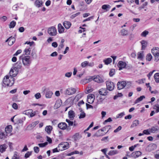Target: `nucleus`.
<instances>
[{
	"mask_svg": "<svg viewBox=\"0 0 159 159\" xmlns=\"http://www.w3.org/2000/svg\"><path fill=\"white\" fill-rule=\"evenodd\" d=\"M14 78L8 75L3 78L2 86L4 87L11 86L14 84Z\"/></svg>",
	"mask_w": 159,
	"mask_h": 159,
	"instance_id": "1",
	"label": "nucleus"
},
{
	"mask_svg": "<svg viewBox=\"0 0 159 159\" xmlns=\"http://www.w3.org/2000/svg\"><path fill=\"white\" fill-rule=\"evenodd\" d=\"M20 60H21L23 64L26 66H29L31 63L30 57L29 56L23 57L21 56L20 57Z\"/></svg>",
	"mask_w": 159,
	"mask_h": 159,
	"instance_id": "2",
	"label": "nucleus"
},
{
	"mask_svg": "<svg viewBox=\"0 0 159 159\" xmlns=\"http://www.w3.org/2000/svg\"><path fill=\"white\" fill-rule=\"evenodd\" d=\"M151 52L154 57L155 61H158L159 60V48L157 47L154 48L151 50Z\"/></svg>",
	"mask_w": 159,
	"mask_h": 159,
	"instance_id": "3",
	"label": "nucleus"
},
{
	"mask_svg": "<svg viewBox=\"0 0 159 159\" xmlns=\"http://www.w3.org/2000/svg\"><path fill=\"white\" fill-rule=\"evenodd\" d=\"M69 147V143L67 142L61 143L59 144L58 148L59 151H62L68 149Z\"/></svg>",
	"mask_w": 159,
	"mask_h": 159,
	"instance_id": "4",
	"label": "nucleus"
},
{
	"mask_svg": "<svg viewBox=\"0 0 159 159\" xmlns=\"http://www.w3.org/2000/svg\"><path fill=\"white\" fill-rule=\"evenodd\" d=\"M48 33L51 36H55L57 34V29L54 26H52L48 29Z\"/></svg>",
	"mask_w": 159,
	"mask_h": 159,
	"instance_id": "5",
	"label": "nucleus"
},
{
	"mask_svg": "<svg viewBox=\"0 0 159 159\" xmlns=\"http://www.w3.org/2000/svg\"><path fill=\"white\" fill-rule=\"evenodd\" d=\"M107 89L110 91L113 90L114 88V84L113 83L109 81L106 82Z\"/></svg>",
	"mask_w": 159,
	"mask_h": 159,
	"instance_id": "6",
	"label": "nucleus"
},
{
	"mask_svg": "<svg viewBox=\"0 0 159 159\" xmlns=\"http://www.w3.org/2000/svg\"><path fill=\"white\" fill-rule=\"evenodd\" d=\"M91 79L94 81L99 83H102L104 81L103 78L99 75L94 76Z\"/></svg>",
	"mask_w": 159,
	"mask_h": 159,
	"instance_id": "7",
	"label": "nucleus"
},
{
	"mask_svg": "<svg viewBox=\"0 0 159 159\" xmlns=\"http://www.w3.org/2000/svg\"><path fill=\"white\" fill-rule=\"evenodd\" d=\"M76 89L73 88H69L67 89L65 92V94L68 95H71L75 93Z\"/></svg>",
	"mask_w": 159,
	"mask_h": 159,
	"instance_id": "8",
	"label": "nucleus"
},
{
	"mask_svg": "<svg viewBox=\"0 0 159 159\" xmlns=\"http://www.w3.org/2000/svg\"><path fill=\"white\" fill-rule=\"evenodd\" d=\"M18 71L19 70H17L16 68H12L10 71L9 75L14 78V77L16 76Z\"/></svg>",
	"mask_w": 159,
	"mask_h": 159,
	"instance_id": "9",
	"label": "nucleus"
},
{
	"mask_svg": "<svg viewBox=\"0 0 159 159\" xmlns=\"http://www.w3.org/2000/svg\"><path fill=\"white\" fill-rule=\"evenodd\" d=\"M108 92L107 91V89L105 88H102L100 89L98 91L100 95L102 96L107 95Z\"/></svg>",
	"mask_w": 159,
	"mask_h": 159,
	"instance_id": "10",
	"label": "nucleus"
},
{
	"mask_svg": "<svg viewBox=\"0 0 159 159\" xmlns=\"http://www.w3.org/2000/svg\"><path fill=\"white\" fill-rule=\"evenodd\" d=\"M117 66L119 68V70H120L125 68L126 67V64L125 62L122 61H120L118 63Z\"/></svg>",
	"mask_w": 159,
	"mask_h": 159,
	"instance_id": "11",
	"label": "nucleus"
},
{
	"mask_svg": "<svg viewBox=\"0 0 159 159\" xmlns=\"http://www.w3.org/2000/svg\"><path fill=\"white\" fill-rule=\"evenodd\" d=\"M94 96L91 94H89L88 96V102L89 104L92 103L94 99Z\"/></svg>",
	"mask_w": 159,
	"mask_h": 159,
	"instance_id": "12",
	"label": "nucleus"
},
{
	"mask_svg": "<svg viewBox=\"0 0 159 159\" xmlns=\"http://www.w3.org/2000/svg\"><path fill=\"white\" fill-rule=\"evenodd\" d=\"M15 38L11 36L8 38L6 41V42H8V44L10 46H11L15 42Z\"/></svg>",
	"mask_w": 159,
	"mask_h": 159,
	"instance_id": "13",
	"label": "nucleus"
},
{
	"mask_svg": "<svg viewBox=\"0 0 159 159\" xmlns=\"http://www.w3.org/2000/svg\"><path fill=\"white\" fill-rule=\"evenodd\" d=\"M125 81L118 82L117 84L118 89L120 90L124 88L125 86Z\"/></svg>",
	"mask_w": 159,
	"mask_h": 159,
	"instance_id": "14",
	"label": "nucleus"
},
{
	"mask_svg": "<svg viewBox=\"0 0 159 159\" xmlns=\"http://www.w3.org/2000/svg\"><path fill=\"white\" fill-rule=\"evenodd\" d=\"M67 124L65 122H61L58 124V127L62 130H65L67 127Z\"/></svg>",
	"mask_w": 159,
	"mask_h": 159,
	"instance_id": "15",
	"label": "nucleus"
},
{
	"mask_svg": "<svg viewBox=\"0 0 159 159\" xmlns=\"http://www.w3.org/2000/svg\"><path fill=\"white\" fill-rule=\"evenodd\" d=\"M142 154V153L140 151H137L133 152L131 155L132 157H134V158H136L140 156H141Z\"/></svg>",
	"mask_w": 159,
	"mask_h": 159,
	"instance_id": "16",
	"label": "nucleus"
},
{
	"mask_svg": "<svg viewBox=\"0 0 159 159\" xmlns=\"http://www.w3.org/2000/svg\"><path fill=\"white\" fill-rule=\"evenodd\" d=\"M68 116L70 120H72L75 117V112L72 110H70L68 112Z\"/></svg>",
	"mask_w": 159,
	"mask_h": 159,
	"instance_id": "17",
	"label": "nucleus"
},
{
	"mask_svg": "<svg viewBox=\"0 0 159 159\" xmlns=\"http://www.w3.org/2000/svg\"><path fill=\"white\" fill-rule=\"evenodd\" d=\"M43 3V2L41 0H36L34 4L36 7H39L42 6Z\"/></svg>",
	"mask_w": 159,
	"mask_h": 159,
	"instance_id": "18",
	"label": "nucleus"
},
{
	"mask_svg": "<svg viewBox=\"0 0 159 159\" xmlns=\"http://www.w3.org/2000/svg\"><path fill=\"white\" fill-rule=\"evenodd\" d=\"M58 30L59 33H62L64 32L65 29L62 25L59 23L58 25Z\"/></svg>",
	"mask_w": 159,
	"mask_h": 159,
	"instance_id": "19",
	"label": "nucleus"
},
{
	"mask_svg": "<svg viewBox=\"0 0 159 159\" xmlns=\"http://www.w3.org/2000/svg\"><path fill=\"white\" fill-rule=\"evenodd\" d=\"M140 43L142 45V50H144L148 45V43L145 40H143L140 42Z\"/></svg>",
	"mask_w": 159,
	"mask_h": 159,
	"instance_id": "20",
	"label": "nucleus"
},
{
	"mask_svg": "<svg viewBox=\"0 0 159 159\" xmlns=\"http://www.w3.org/2000/svg\"><path fill=\"white\" fill-rule=\"evenodd\" d=\"M63 25L67 29H69L71 25V23L69 21H65L63 23Z\"/></svg>",
	"mask_w": 159,
	"mask_h": 159,
	"instance_id": "21",
	"label": "nucleus"
},
{
	"mask_svg": "<svg viewBox=\"0 0 159 159\" xmlns=\"http://www.w3.org/2000/svg\"><path fill=\"white\" fill-rule=\"evenodd\" d=\"M5 130L7 133H10L12 130V127L11 125H9L7 126L5 128Z\"/></svg>",
	"mask_w": 159,
	"mask_h": 159,
	"instance_id": "22",
	"label": "nucleus"
},
{
	"mask_svg": "<svg viewBox=\"0 0 159 159\" xmlns=\"http://www.w3.org/2000/svg\"><path fill=\"white\" fill-rule=\"evenodd\" d=\"M7 147V146L5 144L0 145V152L2 153L5 152Z\"/></svg>",
	"mask_w": 159,
	"mask_h": 159,
	"instance_id": "23",
	"label": "nucleus"
},
{
	"mask_svg": "<svg viewBox=\"0 0 159 159\" xmlns=\"http://www.w3.org/2000/svg\"><path fill=\"white\" fill-rule=\"evenodd\" d=\"M52 129V127L51 126L49 125L47 126L45 129V131L48 134H50Z\"/></svg>",
	"mask_w": 159,
	"mask_h": 159,
	"instance_id": "24",
	"label": "nucleus"
},
{
	"mask_svg": "<svg viewBox=\"0 0 159 159\" xmlns=\"http://www.w3.org/2000/svg\"><path fill=\"white\" fill-rule=\"evenodd\" d=\"M22 64L21 63L20 61H18L15 65V67H14L16 68L17 70L20 69L22 67Z\"/></svg>",
	"mask_w": 159,
	"mask_h": 159,
	"instance_id": "25",
	"label": "nucleus"
},
{
	"mask_svg": "<svg viewBox=\"0 0 159 159\" xmlns=\"http://www.w3.org/2000/svg\"><path fill=\"white\" fill-rule=\"evenodd\" d=\"M103 62L104 63L105 65H108L111 62L112 59L111 58H108L103 60Z\"/></svg>",
	"mask_w": 159,
	"mask_h": 159,
	"instance_id": "26",
	"label": "nucleus"
},
{
	"mask_svg": "<svg viewBox=\"0 0 159 159\" xmlns=\"http://www.w3.org/2000/svg\"><path fill=\"white\" fill-rule=\"evenodd\" d=\"M139 124V121L138 120H134L133 123L131 126V127H134L138 126Z\"/></svg>",
	"mask_w": 159,
	"mask_h": 159,
	"instance_id": "27",
	"label": "nucleus"
},
{
	"mask_svg": "<svg viewBox=\"0 0 159 159\" xmlns=\"http://www.w3.org/2000/svg\"><path fill=\"white\" fill-rule=\"evenodd\" d=\"M145 98V97L143 95L141 96L140 97L137 99L135 101L134 103L136 104L139 102L142 101L143 99L144 98Z\"/></svg>",
	"mask_w": 159,
	"mask_h": 159,
	"instance_id": "28",
	"label": "nucleus"
},
{
	"mask_svg": "<svg viewBox=\"0 0 159 159\" xmlns=\"http://www.w3.org/2000/svg\"><path fill=\"white\" fill-rule=\"evenodd\" d=\"M31 51V48L30 47L26 48L24 51V52L25 55H29L30 54Z\"/></svg>",
	"mask_w": 159,
	"mask_h": 159,
	"instance_id": "29",
	"label": "nucleus"
},
{
	"mask_svg": "<svg viewBox=\"0 0 159 159\" xmlns=\"http://www.w3.org/2000/svg\"><path fill=\"white\" fill-rule=\"evenodd\" d=\"M121 35L123 36H126L128 35V31L124 29L122 30L121 31Z\"/></svg>",
	"mask_w": 159,
	"mask_h": 159,
	"instance_id": "30",
	"label": "nucleus"
},
{
	"mask_svg": "<svg viewBox=\"0 0 159 159\" xmlns=\"http://www.w3.org/2000/svg\"><path fill=\"white\" fill-rule=\"evenodd\" d=\"M118 152L117 150H111L108 153V154L110 156H113L116 154H117Z\"/></svg>",
	"mask_w": 159,
	"mask_h": 159,
	"instance_id": "31",
	"label": "nucleus"
},
{
	"mask_svg": "<svg viewBox=\"0 0 159 159\" xmlns=\"http://www.w3.org/2000/svg\"><path fill=\"white\" fill-rule=\"evenodd\" d=\"M154 78L156 82H159V73H156L154 75Z\"/></svg>",
	"mask_w": 159,
	"mask_h": 159,
	"instance_id": "32",
	"label": "nucleus"
},
{
	"mask_svg": "<svg viewBox=\"0 0 159 159\" xmlns=\"http://www.w3.org/2000/svg\"><path fill=\"white\" fill-rule=\"evenodd\" d=\"M157 147V145L155 144L152 143L150 144V148L151 151L156 149Z\"/></svg>",
	"mask_w": 159,
	"mask_h": 159,
	"instance_id": "33",
	"label": "nucleus"
},
{
	"mask_svg": "<svg viewBox=\"0 0 159 159\" xmlns=\"http://www.w3.org/2000/svg\"><path fill=\"white\" fill-rule=\"evenodd\" d=\"M53 93L51 91H48L46 93L45 96L47 98H51Z\"/></svg>",
	"mask_w": 159,
	"mask_h": 159,
	"instance_id": "34",
	"label": "nucleus"
},
{
	"mask_svg": "<svg viewBox=\"0 0 159 159\" xmlns=\"http://www.w3.org/2000/svg\"><path fill=\"white\" fill-rule=\"evenodd\" d=\"M110 8V6L109 5H103L102 7V9L103 10H106V11H108L107 9H109Z\"/></svg>",
	"mask_w": 159,
	"mask_h": 159,
	"instance_id": "35",
	"label": "nucleus"
},
{
	"mask_svg": "<svg viewBox=\"0 0 159 159\" xmlns=\"http://www.w3.org/2000/svg\"><path fill=\"white\" fill-rule=\"evenodd\" d=\"M143 52H139L138 53V59H139L141 60H142L143 58Z\"/></svg>",
	"mask_w": 159,
	"mask_h": 159,
	"instance_id": "36",
	"label": "nucleus"
},
{
	"mask_svg": "<svg viewBox=\"0 0 159 159\" xmlns=\"http://www.w3.org/2000/svg\"><path fill=\"white\" fill-rule=\"evenodd\" d=\"M16 25V22L15 21L13 20L10 22L9 25V27L10 28H13Z\"/></svg>",
	"mask_w": 159,
	"mask_h": 159,
	"instance_id": "37",
	"label": "nucleus"
},
{
	"mask_svg": "<svg viewBox=\"0 0 159 159\" xmlns=\"http://www.w3.org/2000/svg\"><path fill=\"white\" fill-rule=\"evenodd\" d=\"M80 111L81 112V113L80 114V116H79V118L80 119L83 118L85 117V113L83 111L82 109H81V110Z\"/></svg>",
	"mask_w": 159,
	"mask_h": 159,
	"instance_id": "38",
	"label": "nucleus"
},
{
	"mask_svg": "<svg viewBox=\"0 0 159 159\" xmlns=\"http://www.w3.org/2000/svg\"><path fill=\"white\" fill-rule=\"evenodd\" d=\"M73 138L75 140H77L80 138V134L79 133H76L73 136Z\"/></svg>",
	"mask_w": 159,
	"mask_h": 159,
	"instance_id": "39",
	"label": "nucleus"
},
{
	"mask_svg": "<svg viewBox=\"0 0 159 159\" xmlns=\"http://www.w3.org/2000/svg\"><path fill=\"white\" fill-rule=\"evenodd\" d=\"M125 86L127 88H129L131 86V83L130 81L126 82L125 81Z\"/></svg>",
	"mask_w": 159,
	"mask_h": 159,
	"instance_id": "40",
	"label": "nucleus"
},
{
	"mask_svg": "<svg viewBox=\"0 0 159 159\" xmlns=\"http://www.w3.org/2000/svg\"><path fill=\"white\" fill-rule=\"evenodd\" d=\"M148 33L149 32L148 31L145 30L141 34V36L142 37H145L148 34Z\"/></svg>",
	"mask_w": 159,
	"mask_h": 159,
	"instance_id": "41",
	"label": "nucleus"
},
{
	"mask_svg": "<svg viewBox=\"0 0 159 159\" xmlns=\"http://www.w3.org/2000/svg\"><path fill=\"white\" fill-rule=\"evenodd\" d=\"M33 112L32 110H28L24 111V114L27 115H30L31 112Z\"/></svg>",
	"mask_w": 159,
	"mask_h": 159,
	"instance_id": "42",
	"label": "nucleus"
},
{
	"mask_svg": "<svg viewBox=\"0 0 159 159\" xmlns=\"http://www.w3.org/2000/svg\"><path fill=\"white\" fill-rule=\"evenodd\" d=\"M38 112H39L38 111H33V112H31V113L30 115V117H32L34 116L37 114H38Z\"/></svg>",
	"mask_w": 159,
	"mask_h": 159,
	"instance_id": "43",
	"label": "nucleus"
},
{
	"mask_svg": "<svg viewBox=\"0 0 159 159\" xmlns=\"http://www.w3.org/2000/svg\"><path fill=\"white\" fill-rule=\"evenodd\" d=\"M66 121L68 123V126H72L73 125V122L72 121H71L70 120H69L68 119H66Z\"/></svg>",
	"mask_w": 159,
	"mask_h": 159,
	"instance_id": "44",
	"label": "nucleus"
},
{
	"mask_svg": "<svg viewBox=\"0 0 159 159\" xmlns=\"http://www.w3.org/2000/svg\"><path fill=\"white\" fill-rule=\"evenodd\" d=\"M115 73V70L114 69H111L110 71L109 75L110 76H112Z\"/></svg>",
	"mask_w": 159,
	"mask_h": 159,
	"instance_id": "45",
	"label": "nucleus"
},
{
	"mask_svg": "<svg viewBox=\"0 0 159 159\" xmlns=\"http://www.w3.org/2000/svg\"><path fill=\"white\" fill-rule=\"evenodd\" d=\"M48 144L47 142H46L43 143H39L38 145L40 147L43 148L45 147Z\"/></svg>",
	"mask_w": 159,
	"mask_h": 159,
	"instance_id": "46",
	"label": "nucleus"
},
{
	"mask_svg": "<svg viewBox=\"0 0 159 159\" xmlns=\"http://www.w3.org/2000/svg\"><path fill=\"white\" fill-rule=\"evenodd\" d=\"M153 109L156 110V113H157L159 112V105H155L153 107Z\"/></svg>",
	"mask_w": 159,
	"mask_h": 159,
	"instance_id": "47",
	"label": "nucleus"
},
{
	"mask_svg": "<svg viewBox=\"0 0 159 159\" xmlns=\"http://www.w3.org/2000/svg\"><path fill=\"white\" fill-rule=\"evenodd\" d=\"M88 62L87 61H85L82 63L81 66L82 67L84 68L88 65Z\"/></svg>",
	"mask_w": 159,
	"mask_h": 159,
	"instance_id": "48",
	"label": "nucleus"
},
{
	"mask_svg": "<svg viewBox=\"0 0 159 159\" xmlns=\"http://www.w3.org/2000/svg\"><path fill=\"white\" fill-rule=\"evenodd\" d=\"M72 74V73L71 72H67L65 73V75L66 77L70 78Z\"/></svg>",
	"mask_w": 159,
	"mask_h": 159,
	"instance_id": "49",
	"label": "nucleus"
},
{
	"mask_svg": "<svg viewBox=\"0 0 159 159\" xmlns=\"http://www.w3.org/2000/svg\"><path fill=\"white\" fill-rule=\"evenodd\" d=\"M80 14V12H78L77 13H76L70 16V18L72 19L74 18L75 17H76V16H78Z\"/></svg>",
	"mask_w": 159,
	"mask_h": 159,
	"instance_id": "50",
	"label": "nucleus"
},
{
	"mask_svg": "<svg viewBox=\"0 0 159 159\" xmlns=\"http://www.w3.org/2000/svg\"><path fill=\"white\" fill-rule=\"evenodd\" d=\"M34 96L36 99H38L41 97V95L40 93H37L34 95Z\"/></svg>",
	"mask_w": 159,
	"mask_h": 159,
	"instance_id": "51",
	"label": "nucleus"
},
{
	"mask_svg": "<svg viewBox=\"0 0 159 159\" xmlns=\"http://www.w3.org/2000/svg\"><path fill=\"white\" fill-rule=\"evenodd\" d=\"M34 152L36 153H38L39 151V149L38 147H34Z\"/></svg>",
	"mask_w": 159,
	"mask_h": 159,
	"instance_id": "52",
	"label": "nucleus"
},
{
	"mask_svg": "<svg viewBox=\"0 0 159 159\" xmlns=\"http://www.w3.org/2000/svg\"><path fill=\"white\" fill-rule=\"evenodd\" d=\"M31 152H28L25 155V157L26 158L29 157L31 155Z\"/></svg>",
	"mask_w": 159,
	"mask_h": 159,
	"instance_id": "53",
	"label": "nucleus"
},
{
	"mask_svg": "<svg viewBox=\"0 0 159 159\" xmlns=\"http://www.w3.org/2000/svg\"><path fill=\"white\" fill-rule=\"evenodd\" d=\"M125 115L124 112H121L116 117L117 118H121Z\"/></svg>",
	"mask_w": 159,
	"mask_h": 159,
	"instance_id": "54",
	"label": "nucleus"
},
{
	"mask_svg": "<svg viewBox=\"0 0 159 159\" xmlns=\"http://www.w3.org/2000/svg\"><path fill=\"white\" fill-rule=\"evenodd\" d=\"M144 80H145V79H143L141 80H139L138 81H136V82L138 83L139 84H141L144 83Z\"/></svg>",
	"mask_w": 159,
	"mask_h": 159,
	"instance_id": "55",
	"label": "nucleus"
},
{
	"mask_svg": "<svg viewBox=\"0 0 159 159\" xmlns=\"http://www.w3.org/2000/svg\"><path fill=\"white\" fill-rule=\"evenodd\" d=\"M5 138V134L3 132L0 133V139H2Z\"/></svg>",
	"mask_w": 159,
	"mask_h": 159,
	"instance_id": "56",
	"label": "nucleus"
},
{
	"mask_svg": "<svg viewBox=\"0 0 159 159\" xmlns=\"http://www.w3.org/2000/svg\"><path fill=\"white\" fill-rule=\"evenodd\" d=\"M122 127L120 126H119L118 127L114 130L115 133H117L119 132L121 129Z\"/></svg>",
	"mask_w": 159,
	"mask_h": 159,
	"instance_id": "57",
	"label": "nucleus"
},
{
	"mask_svg": "<svg viewBox=\"0 0 159 159\" xmlns=\"http://www.w3.org/2000/svg\"><path fill=\"white\" fill-rule=\"evenodd\" d=\"M12 159H19L18 155L16 153L14 154V156L12 157Z\"/></svg>",
	"mask_w": 159,
	"mask_h": 159,
	"instance_id": "58",
	"label": "nucleus"
},
{
	"mask_svg": "<svg viewBox=\"0 0 159 159\" xmlns=\"http://www.w3.org/2000/svg\"><path fill=\"white\" fill-rule=\"evenodd\" d=\"M12 107L15 109H17L18 108V106L16 103H14L12 105Z\"/></svg>",
	"mask_w": 159,
	"mask_h": 159,
	"instance_id": "59",
	"label": "nucleus"
},
{
	"mask_svg": "<svg viewBox=\"0 0 159 159\" xmlns=\"http://www.w3.org/2000/svg\"><path fill=\"white\" fill-rule=\"evenodd\" d=\"M64 46V44L63 43H60V44L58 46V49L60 50H61V49H62V48H63Z\"/></svg>",
	"mask_w": 159,
	"mask_h": 159,
	"instance_id": "60",
	"label": "nucleus"
},
{
	"mask_svg": "<svg viewBox=\"0 0 159 159\" xmlns=\"http://www.w3.org/2000/svg\"><path fill=\"white\" fill-rule=\"evenodd\" d=\"M18 30L20 32L22 33L25 31V29L23 27H21L19 28Z\"/></svg>",
	"mask_w": 159,
	"mask_h": 159,
	"instance_id": "61",
	"label": "nucleus"
},
{
	"mask_svg": "<svg viewBox=\"0 0 159 159\" xmlns=\"http://www.w3.org/2000/svg\"><path fill=\"white\" fill-rule=\"evenodd\" d=\"M143 134H149V130L148 129L144 130L143 131Z\"/></svg>",
	"mask_w": 159,
	"mask_h": 159,
	"instance_id": "62",
	"label": "nucleus"
},
{
	"mask_svg": "<svg viewBox=\"0 0 159 159\" xmlns=\"http://www.w3.org/2000/svg\"><path fill=\"white\" fill-rule=\"evenodd\" d=\"M22 52V50L20 49L18 50L16 53L14 54V56H17L20 53Z\"/></svg>",
	"mask_w": 159,
	"mask_h": 159,
	"instance_id": "63",
	"label": "nucleus"
},
{
	"mask_svg": "<svg viewBox=\"0 0 159 159\" xmlns=\"http://www.w3.org/2000/svg\"><path fill=\"white\" fill-rule=\"evenodd\" d=\"M52 46L54 48H56L57 47L58 44L57 42H54L52 43Z\"/></svg>",
	"mask_w": 159,
	"mask_h": 159,
	"instance_id": "64",
	"label": "nucleus"
}]
</instances>
